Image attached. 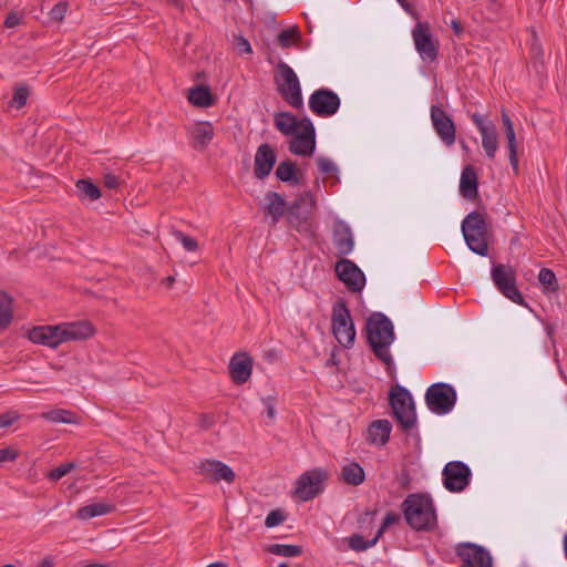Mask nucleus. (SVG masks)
Segmentation results:
<instances>
[{
    "label": "nucleus",
    "mask_w": 567,
    "mask_h": 567,
    "mask_svg": "<svg viewBox=\"0 0 567 567\" xmlns=\"http://www.w3.org/2000/svg\"><path fill=\"white\" fill-rule=\"evenodd\" d=\"M228 368L234 383L244 384L251 375L252 358L246 352L235 353L229 361Z\"/></svg>",
    "instance_id": "nucleus-22"
},
{
    "label": "nucleus",
    "mask_w": 567,
    "mask_h": 567,
    "mask_svg": "<svg viewBox=\"0 0 567 567\" xmlns=\"http://www.w3.org/2000/svg\"><path fill=\"white\" fill-rule=\"evenodd\" d=\"M461 228L468 248L480 256H487L488 224L485 215L477 210L470 213L462 221Z\"/></svg>",
    "instance_id": "nucleus-4"
},
{
    "label": "nucleus",
    "mask_w": 567,
    "mask_h": 567,
    "mask_svg": "<svg viewBox=\"0 0 567 567\" xmlns=\"http://www.w3.org/2000/svg\"><path fill=\"white\" fill-rule=\"evenodd\" d=\"M268 551L282 557H296L302 554V547L299 545L274 544Z\"/></svg>",
    "instance_id": "nucleus-37"
},
{
    "label": "nucleus",
    "mask_w": 567,
    "mask_h": 567,
    "mask_svg": "<svg viewBox=\"0 0 567 567\" xmlns=\"http://www.w3.org/2000/svg\"><path fill=\"white\" fill-rule=\"evenodd\" d=\"M316 200L310 192H305L300 196H298L288 207H287V221L293 228L300 230L305 228L308 224L312 215V210L315 208Z\"/></svg>",
    "instance_id": "nucleus-11"
},
{
    "label": "nucleus",
    "mask_w": 567,
    "mask_h": 567,
    "mask_svg": "<svg viewBox=\"0 0 567 567\" xmlns=\"http://www.w3.org/2000/svg\"><path fill=\"white\" fill-rule=\"evenodd\" d=\"M331 328L334 338L343 348L350 349L353 346L355 328L343 300H338L332 307Z\"/></svg>",
    "instance_id": "nucleus-7"
},
{
    "label": "nucleus",
    "mask_w": 567,
    "mask_h": 567,
    "mask_svg": "<svg viewBox=\"0 0 567 567\" xmlns=\"http://www.w3.org/2000/svg\"><path fill=\"white\" fill-rule=\"evenodd\" d=\"M392 424L388 420L373 421L369 429L368 435L372 444L384 445L390 439Z\"/></svg>",
    "instance_id": "nucleus-29"
},
{
    "label": "nucleus",
    "mask_w": 567,
    "mask_h": 567,
    "mask_svg": "<svg viewBox=\"0 0 567 567\" xmlns=\"http://www.w3.org/2000/svg\"><path fill=\"white\" fill-rule=\"evenodd\" d=\"M456 554L463 563L471 567H492L491 554L480 545L473 543L458 544Z\"/></svg>",
    "instance_id": "nucleus-18"
},
{
    "label": "nucleus",
    "mask_w": 567,
    "mask_h": 567,
    "mask_svg": "<svg viewBox=\"0 0 567 567\" xmlns=\"http://www.w3.org/2000/svg\"><path fill=\"white\" fill-rule=\"evenodd\" d=\"M496 288L513 302L525 306V300L516 287V271L512 266L495 265L491 272Z\"/></svg>",
    "instance_id": "nucleus-9"
},
{
    "label": "nucleus",
    "mask_w": 567,
    "mask_h": 567,
    "mask_svg": "<svg viewBox=\"0 0 567 567\" xmlns=\"http://www.w3.org/2000/svg\"><path fill=\"white\" fill-rule=\"evenodd\" d=\"M334 271L340 281L351 292H360L365 285V277L362 270L350 259L342 258L336 262Z\"/></svg>",
    "instance_id": "nucleus-16"
},
{
    "label": "nucleus",
    "mask_w": 567,
    "mask_h": 567,
    "mask_svg": "<svg viewBox=\"0 0 567 567\" xmlns=\"http://www.w3.org/2000/svg\"><path fill=\"white\" fill-rule=\"evenodd\" d=\"M94 333L92 324L87 321L68 322L55 326H39L32 328L28 337L33 343L55 349L61 343L84 340Z\"/></svg>",
    "instance_id": "nucleus-1"
},
{
    "label": "nucleus",
    "mask_w": 567,
    "mask_h": 567,
    "mask_svg": "<svg viewBox=\"0 0 567 567\" xmlns=\"http://www.w3.org/2000/svg\"><path fill=\"white\" fill-rule=\"evenodd\" d=\"M274 125L281 134L291 136L301 128V120L290 112H278L274 116Z\"/></svg>",
    "instance_id": "nucleus-28"
},
{
    "label": "nucleus",
    "mask_w": 567,
    "mask_h": 567,
    "mask_svg": "<svg viewBox=\"0 0 567 567\" xmlns=\"http://www.w3.org/2000/svg\"><path fill=\"white\" fill-rule=\"evenodd\" d=\"M406 523L415 530H431L436 526V514L431 497L410 494L402 503Z\"/></svg>",
    "instance_id": "nucleus-3"
},
{
    "label": "nucleus",
    "mask_w": 567,
    "mask_h": 567,
    "mask_svg": "<svg viewBox=\"0 0 567 567\" xmlns=\"http://www.w3.org/2000/svg\"><path fill=\"white\" fill-rule=\"evenodd\" d=\"M472 121L476 125L482 135V146L489 158H494L497 147V132L495 125L491 121H485L480 114H473Z\"/></svg>",
    "instance_id": "nucleus-19"
},
{
    "label": "nucleus",
    "mask_w": 567,
    "mask_h": 567,
    "mask_svg": "<svg viewBox=\"0 0 567 567\" xmlns=\"http://www.w3.org/2000/svg\"><path fill=\"white\" fill-rule=\"evenodd\" d=\"M207 567H227V564H225L223 561H216V563L209 564Z\"/></svg>",
    "instance_id": "nucleus-59"
},
{
    "label": "nucleus",
    "mask_w": 567,
    "mask_h": 567,
    "mask_svg": "<svg viewBox=\"0 0 567 567\" xmlns=\"http://www.w3.org/2000/svg\"><path fill=\"white\" fill-rule=\"evenodd\" d=\"M340 477L348 485L358 486L364 482L365 473L357 462H351L342 467Z\"/></svg>",
    "instance_id": "nucleus-30"
},
{
    "label": "nucleus",
    "mask_w": 567,
    "mask_h": 567,
    "mask_svg": "<svg viewBox=\"0 0 567 567\" xmlns=\"http://www.w3.org/2000/svg\"><path fill=\"white\" fill-rule=\"evenodd\" d=\"M68 4L66 2L56 3L50 11V18L53 21H62L66 13Z\"/></svg>",
    "instance_id": "nucleus-48"
},
{
    "label": "nucleus",
    "mask_w": 567,
    "mask_h": 567,
    "mask_svg": "<svg viewBox=\"0 0 567 567\" xmlns=\"http://www.w3.org/2000/svg\"><path fill=\"white\" fill-rule=\"evenodd\" d=\"M178 1L179 0H168V2H171V3L175 4V6H178Z\"/></svg>",
    "instance_id": "nucleus-63"
},
{
    "label": "nucleus",
    "mask_w": 567,
    "mask_h": 567,
    "mask_svg": "<svg viewBox=\"0 0 567 567\" xmlns=\"http://www.w3.org/2000/svg\"><path fill=\"white\" fill-rule=\"evenodd\" d=\"M74 467L73 463H64L60 466L51 470L48 474V477L52 481H59L63 476H65L68 473L71 472V470Z\"/></svg>",
    "instance_id": "nucleus-44"
},
{
    "label": "nucleus",
    "mask_w": 567,
    "mask_h": 567,
    "mask_svg": "<svg viewBox=\"0 0 567 567\" xmlns=\"http://www.w3.org/2000/svg\"><path fill=\"white\" fill-rule=\"evenodd\" d=\"M389 401L393 416L403 432H410L416 424V411L411 393L396 384L391 388Z\"/></svg>",
    "instance_id": "nucleus-5"
},
{
    "label": "nucleus",
    "mask_w": 567,
    "mask_h": 567,
    "mask_svg": "<svg viewBox=\"0 0 567 567\" xmlns=\"http://www.w3.org/2000/svg\"><path fill=\"white\" fill-rule=\"evenodd\" d=\"M265 202V210L271 217L272 225H276L285 214L287 215V203L279 193H266Z\"/></svg>",
    "instance_id": "nucleus-26"
},
{
    "label": "nucleus",
    "mask_w": 567,
    "mask_h": 567,
    "mask_svg": "<svg viewBox=\"0 0 567 567\" xmlns=\"http://www.w3.org/2000/svg\"><path fill=\"white\" fill-rule=\"evenodd\" d=\"M75 186L82 199L96 200L101 197L100 188L90 179H79Z\"/></svg>",
    "instance_id": "nucleus-35"
},
{
    "label": "nucleus",
    "mask_w": 567,
    "mask_h": 567,
    "mask_svg": "<svg viewBox=\"0 0 567 567\" xmlns=\"http://www.w3.org/2000/svg\"><path fill=\"white\" fill-rule=\"evenodd\" d=\"M317 164L321 173L331 174L337 171L334 163L326 157H318Z\"/></svg>",
    "instance_id": "nucleus-49"
},
{
    "label": "nucleus",
    "mask_w": 567,
    "mask_h": 567,
    "mask_svg": "<svg viewBox=\"0 0 567 567\" xmlns=\"http://www.w3.org/2000/svg\"><path fill=\"white\" fill-rule=\"evenodd\" d=\"M195 150H204L213 141L214 127L209 122H197L189 130Z\"/></svg>",
    "instance_id": "nucleus-25"
},
{
    "label": "nucleus",
    "mask_w": 567,
    "mask_h": 567,
    "mask_svg": "<svg viewBox=\"0 0 567 567\" xmlns=\"http://www.w3.org/2000/svg\"><path fill=\"white\" fill-rule=\"evenodd\" d=\"M415 49L421 59L433 62L439 54V43L433 39L430 25L426 22H417L412 31Z\"/></svg>",
    "instance_id": "nucleus-14"
},
{
    "label": "nucleus",
    "mask_w": 567,
    "mask_h": 567,
    "mask_svg": "<svg viewBox=\"0 0 567 567\" xmlns=\"http://www.w3.org/2000/svg\"><path fill=\"white\" fill-rule=\"evenodd\" d=\"M451 27L456 35H460L463 32V25L458 20H453Z\"/></svg>",
    "instance_id": "nucleus-55"
},
{
    "label": "nucleus",
    "mask_w": 567,
    "mask_h": 567,
    "mask_svg": "<svg viewBox=\"0 0 567 567\" xmlns=\"http://www.w3.org/2000/svg\"><path fill=\"white\" fill-rule=\"evenodd\" d=\"M400 515L394 513V512H389L386 513V515L384 516L383 518V522H382V525L381 527L379 528L378 533L375 536H378V538L384 533V530L390 527L391 525H394L396 523H399L400 520Z\"/></svg>",
    "instance_id": "nucleus-46"
},
{
    "label": "nucleus",
    "mask_w": 567,
    "mask_h": 567,
    "mask_svg": "<svg viewBox=\"0 0 567 567\" xmlns=\"http://www.w3.org/2000/svg\"><path fill=\"white\" fill-rule=\"evenodd\" d=\"M28 97L29 89L27 86H19L14 90L12 104L16 105L17 109H21L27 104Z\"/></svg>",
    "instance_id": "nucleus-43"
},
{
    "label": "nucleus",
    "mask_w": 567,
    "mask_h": 567,
    "mask_svg": "<svg viewBox=\"0 0 567 567\" xmlns=\"http://www.w3.org/2000/svg\"><path fill=\"white\" fill-rule=\"evenodd\" d=\"M538 280L544 287L546 292H555L558 289L557 278L555 272L549 268H542L538 275Z\"/></svg>",
    "instance_id": "nucleus-38"
},
{
    "label": "nucleus",
    "mask_w": 567,
    "mask_h": 567,
    "mask_svg": "<svg viewBox=\"0 0 567 567\" xmlns=\"http://www.w3.org/2000/svg\"><path fill=\"white\" fill-rule=\"evenodd\" d=\"M367 340L374 355L384 364H393L390 346L395 339L392 321L382 312H372L365 323Z\"/></svg>",
    "instance_id": "nucleus-2"
},
{
    "label": "nucleus",
    "mask_w": 567,
    "mask_h": 567,
    "mask_svg": "<svg viewBox=\"0 0 567 567\" xmlns=\"http://www.w3.org/2000/svg\"><path fill=\"white\" fill-rule=\"evenodd\" d=\"M316 148V130L309 117L301 118L298 130L289 143V151L299 156H311Z\"/></svg>",
    "instance_id": "nucleus-12"
},
{
    "label": "nucleus",
    "mask_w": 567,
    "mask_h": 567,
    "mask_svg": "<svg viewBox=\"0 0 567 567\" xmlns=\"http://www.w3.org/2000/svg\"><path fill=\"white\" fill-rule=\"evenodd\" d=\"M274 81L278 93L287 104L295 109L303 107L301 85L292 68L279 61L276 65Z\"/></svg>",
    "instance_id": "nucleus-6"
},
{
    "label": "nucleus",
    "mask_w": 567,
    "mask_h": 567,
    "mask_svg": "<svg viewBox=\"0 0 567 567\" xmlns=\"http://www.w3.org/2000/svg\"><path fill=\"white\" fill-rule=\"evenodd\" d=\"M19 417L17 412L9 411L6 413L0 414V427H9L17 421Z\"/></svg>",
    "instance_id": "nucleus-50"
},
{
    "label": "nucleus",
    "mask_w": 567,
    "mask_h": 567,
    "mask_svg": "<svg viewBox=\"0 0 567 567\" xmlns=\"http://www.w3.org/2000/svg\"><path fill=\"white\" fill-rule=\"evenodd\" d=\"M261 401L266 408L267 416L270 420H274L276 416V410H275L276 399L274 396H267V398H262Z\"/></svg>",
    "instance_id": "nucleus-51"
},
{
    "label": "nucleus",
    "mask_w": 567,
    "mask_h": 567,
    "mask_svg": "<svg viewBox=\"0 0 567 567\" xmlns=\"http://www.w3.org/2000/svg\"><path fill=\"white\" fill-rule=\"evenodd\" d=\"M378 536L371 540H365L363 536L354 534L348 538L349 547L354 551H364L368 548L373 547L378 543Z\"/></svg>",
    "instance_id": "nucleus-40"
},
{
    "label": "nucleus",
    "mask_w": 567,
    "mask_h": 567,
    "mask_svg": "<svg viewBox=\"0 0 567 567\" xmlns=\"http://www.w3.org/2000/svg\"><path fill=\"white\" fill-rule=\"evenodd\" d=\"M122 184H123V181L118 176L114 175L113 173L105 172L103 174L104 187H106L109 189L117 190Z\"/></svg>",
    "instance_id": "nucleus-45"
},
{
    "label": "nucleus",
    "mask_w": 567,
    "mask_h": 567,
    "mask_svg": "<svg viewBox=\"0 0 567 567\" xmlns=\"http://www.w3.org/2000/svg\"><path fill=\"white\" fill-rule=\"evenodd\" d=\"M478 178L475 168L472 165H466L463 168L460 181V193L468 200H473L478 196Z\"/></svg>",
    "instance_id": "nucleus-24"
},
{
    "label": "nucleus",
    "mask_w": 567,
    "mask_h": 567,
    "mask_svg": "<svg viewBox=\"0 0 567 567\" xmlns=\"http://www.w3.org/2000/svg\"><path fill=\"white\" fill-rule=\"evenodd\" d=\"M340 107V99L337 93L329 89L316 90L309 99V109L321 117L334 115Z\"/></svg>",
    "instance_id": "nucleus-15"
},
{
    "label": "nucleus",
    "mask_w": 567,
    "mask_h": 567,
    "mask_svg": "<svg viewBox=\"0 0 567 567\" xmlns=\"http://www.w3.org/2000/svg\"><path fill=\"white\" fill-rule=\"evenodd\" d=\"M188 101L199 107H208L213 104V95L208 86L196 85L188 91Z\"/></svg>",
    "instance_id": "nucleus-32"
},
{
    "label": "nucleus",
    "mask_w": 567,
    "mask_h": 567,
    "mask_svg": "<svg viewBox=\"0 0 567 567\" xmlns=\"http://www.w3.org/2000/svg\"><path fill=\"white\" fill-rule=\"evenodd\" d=\"M40 567H54V564L51 558H44L41 561Z\"/></svg>",
    "instance_id": "nucleus-58"
},
{
    "label": "nucleus",
    "mask_w": 567,
    "mask_h": 567,
    "mask_svg": "<svg viewBox=\"0 0 567 567\" xmlns=\"http://www.w3.org/2000/svg\"><path fill=\"white\" fill-rule=\"evenodd\" d=\"M114 506L106 503H94L85 505L78 509L76 518L81 520H87L96 516H102L111 513Z\"/></svg>",
    "instance_id": "nucleus-33"
},
{
    "label": "nucleus",
    "mask_w": 567,
    "mask_h": 567,
    "mask_svg": "<svg viewBox=\"0 0 567 567\" xmlns=\"http://www.w3.org/2000/svg\"><path fill=\"white\" fill-rule=\"evenodd\" d=\"M328 474L322 468L305 472L296 482L293 495L301 502H308L323 492V483Z\"/></svg>",
    "instance_id": "nucleus-10"
},
{
    "label": "nucleus",
    "mask_w": 567,
    "mask_h": 567,
    "mask_svg": "<svg viewBox=\"0 0 567 567\" xmlns=\"http://www.w3.org/2000/svg\"><path fill=\"white\" fill-rule=\"evenodd\" d=\"M502 122L504 126V132L507 138V148L509 153V163L515 171V173H518V155H517V145H516V136L514 131V125L508 116V114L505 112V110L502 111Z\"/></svg>",
    "instance_id": "nucleus-27"
},
{
    "label": "nucleus",
    "mask_w": 567,
    "mask_h": 567,
    "mask_svg": "<svg viewBox=\"0 0 567 567\" xmlns=\"http://www.w3.org/2000/svg\"><path fill=\"white\" fill-rule=\"evenodd\" d=\"M564 549H565V555L567 558V536L565 537V540H564Z\"/></svg>",
    "instance_id": "nucleus-61"
},
{
    "label": "nucleus",
    "mask_w": 567,
    "mask_h": 567,
    "mask_svg": "<svg viewBox=\"0 0 567 567\" xmlns=\"http://www.w3.org/2000/svg\"><path fill=\"white\" fill-rule=\"evenodd\" d=\"M17 458V452L11 449L0 450V463L12 462Z\"/></svg>",
    "instance_id": "nucleus-53"
},
{
    "label": "nucleus",
    "mask_w": 567,
    "mask_h": 567,
    "mask_svg": "<svg viewBox=\"0 0 567 567\" xmlns=\"http://www.w3.org/2000/svg\"><path fill=\"white\" fill-rule=\"evenodd\" d=\"M299 39L300 33L296 27L285 29L277 35V42L282 49L290 48Z\"/></svg>",
    "instance_id": "nucleus-39"
},
{
    "label": "nucleus",
    "mask_w": 567,
    "mask_h": 567,
    "mask_svg": "<svg viewBox=\"0 0 567 567\" xmlns=\"http://www.w3.org/2000/svg\"><path fill=\"white\" fill-rule=\"evenodd\" d=\"M275 174L276 177L281 182L289 183L291 185L301 184L300 178L297 176L296 163L290 159L280 162L276 168Z\"/></svg>",
    "instance_id": "nucleus-31"
},
{
    "label": "nucleus",
    "mask_w": 567,
    "mask_h": 567,
    "mask_svg": "<svg viewBox=\"0 0 567 567\" xmlns=\"http://www.w3.org/2000/svg\"><path fill=\"white\" fill-rule=\"evenodd\" d=\"M173 236L176 240H178L185 250L187 251H196L198 249V243L195 238L184 234L181 230H173Z\"/></svg>",
    "instance_id": "nucleus-41"
},
{
    "label": "nucleus",
    "mask_w": 567,
    "mask_h": 567,
    "mask_svg": "<svg viewBox=\"0 0 567 567\" xmlns=\"http://www.w3.org/2000/svg\"><path fill=\"white\" fill-rule=\"evenodd\" d=\"M175 282V277L173 276H167L165 277L163 280H162V284L165 285L166 287H172V285Z\"/></svg>",
    "instance_id": "nucleus-57"
},
{
    "label": "nucleus",
    "mask_w": 567,
    "mask_h": 567,
    "mask_svg": "<svg viewBox=\"0 0 567 567\" xmlns=\"http://www.w3.org/2000/svg\"><path fill=\"white\" fill-rule=\"evenodd\" d=\"M278 567H290L287 563H280Z\"/></svg>",
    "instance_id": "nucleus-62"
},
{
    "label": "nucleus",
    "mask_w": 567,
    "mask_h": 567,
    "mask_svg": "<svg viewBox=\"0 0 567 567\" xmlns=\"http://www.w3.org/2000/svg\"><path fill=\"white\" fill-rule=\"evenodd\" d=\"M42 417L54 423H74V414L64 409H54L42 413Z\"/></svg>",
    "instance_id": "nucleus-36"
},
{
    "label": "nucleus",
    "mask_w": 567,
    "mask_h": 567,
    "mask_svg": "<svg viewBox=\"0 0 567 567\" xmlns=\"http://www.w3.org/2000/svg\"><path fill=\"white\" fill-rule=\"evenodd\" d=\"M431 120L433 127L440 138L444 142L446 146H451L455 143V125L452 118L446 114V112L437 106H431Z\"/></svg>",
    "instance_id": "nucleus-17"
},
{
    "label": "nucleus",
    "mask_w": 567,
    "mask_h": 567,
    "mask_svg": "<svg viewBox=\"0 0 567 567\" xmlns=\"http://www.w3.org/2000/svg\"><path fill=\"white\" fill-rule=\"evenodd\" d=\"M83 567H110V566L106 564H87V565H84Z\"/></svg>",
    "instance_id": "nucleus-60"
},
{
    "label": "nucleus",
    "mask_w": 567,
    "mask_h": 567,
    "mask_svg": "<svg viewBox=\"0 0 567 567\" xmlns=\"http://www.w3.org/2000/svg\"><path fill=\"white\" fill-rule=\"evenodd\" d=\"M213 423H214V421H213L212 416H209L207 414L200 415V417H199V425L203 429H209L213 425Z\"/></svg>",
    "instance_id": "nucleus-54"
},
{
    "label": "nucleus",
    "mask_w": 567,
    "mask_h": 567,
    "mask_svg": "<svg viewBox=\"0 0 567 567\" xmlns=\"http://www.w3.org/2000/svg\"><path fill=\"white\" fill-rule=\"evenodd\" d=\"M425 402L433 413L446 414L453 410L456 403V391L451 384L434 383L426 390Z\"/></svg>",
    "instance_id": "nucleus-8"
},
{
    "label": "nucleus",
    "mask_w": 567,
    "mask_h": 567,
    "mask_svg": "<svg viewBox=\"0 0 567 567\" xmlns=\"http://www.w3.org/2000/svg\"><path fill=\"white\" fill-rule=\"evenodd\" d=\"M286 518V514L281 509H275L267 515L265 525L268 528H272L282 524Z\"/></svg>",
    "instance_id": "nucleus-42"
},
{
    "label": "nucleus",
    "mask_w": 567,
    "mask_h": 567,
    "mask_svg": "<svg viewBox=\"0 0 567 567\" xmlns=\"http://www.w3.org/2000/svg\"><path fill=\"white\" fill-rule=\"evenodd\" d=\"M333 245L340 256L349 255L354 248V238L350 226L342 219H336L332 227Z\"/></svg>",
    "instance_id": "nucleus-21"
},
{
    "label": "nucleus",
    "mask_w": 567,
    "mask_h": 567,
    "mask_svg": "<svg viewBox=\"0 0 567 567\" xmlns=\"http://www.w3.org/2000/svg\"><path fill=\"white\" fill-rule=\"evenodd\" d=\"M198 470L199 474L214 483L225 481L230 484L236 477L234 471L228 465L216 460H205L200 462Z\"/></svg>",
    "instance_id": "nucleus-20"
},
{
    "label": "nucleus",
    "mask_w": 567,
    "mask_h": 567,
    "mask_svg": "<svg viewBox=\"0 0 567 567\" xmlns=\"http://www.w3.org/2000/svg\"><path fill=\"white\" fill-rule=\"evenodd\" d=\"M12 321V298L0 291V330L6 329Z\"/></svg>",
    "instance_id": "nucleus-34"
},
{
    "label": "nucleus",
    "mask_w": 567,
    "mask_h": 567,
    "mask_svg": "<svg viewBox=\"0 0 567 567\" xmlns=\"http://www.w3.org/2000/svg\"><path fill=\"white\" fill-rule=\"evenodd\" d=\"M444 487L452 492L458 493L464 491L471 482V470L461 461L449 462L443 470Z\"/></svg>",
    "instance_id": "nucleus-13"
},
{
    "label": "nucleus",
    "mask_w": 567,
    "mask_h": 567,
    "mask_svg": "<svg viewBox=\"0 0 567 567\" xmlns=\"http://www.w3.org/2000/svg\"><path fill=\"white\" fill-rule=\"evenodd\" d=\"M398 2L408 13H413V8L406 0H398Z\"/></svg>",
    "instance_id": "nucleus-56"
},
{
    "label": "nucleus",
    "mask_w": 567,
    "mask_h": 567,
    "mask_svg": "<svg viewBox=\"0 0 567 567\" xmlns=\"http://www.w3.org/2000/svg\"><path fill=\"white\" fill-rule=\"evenodd\" d=\"M460 567H471V566L468 564H466V563H463V565L460 566Z\"/></svg>",
    "instance_id": "nucleus-64"
},
{
    "label": "nucleus",
    "mask_w": 567,
    "mask_h": 567,
    "mask_svg": "<svg viewBox=\"0 0 567 567\" xmlns=\"http://www.w3.org/2000/svg\"><path fill=\"white\" fill-rule=\"evenodd\" d=\"M276 164V153L269 144H261L256 152L254 174L258 179L267 177Z\"/></svg>",
    "instance_id": "nucleus-23"
},
{
    "label": "nucleus",
    "mask_w": 567,
    "mask_h": 567,
    "mask_svg": "<svg viewBox=\"0 0 567 567\" xmlns=\"http://www.w3.org/2000/svg\"><path fill=\"white\" fill-rule=\"evenodd\" d=\"M20 23L21 17L17 12H10L4 20V27L8 29L16 28Z\"/></svg>",
    "instance_id": "nucleus-52"
},
{
    "label": "nucleus",
    "mask_w": 567,
    "mask_h": 567,
    "mask_svg": "<svg viewBox=\"0 0 567 567\" xmlns=\"http://www.w3.org/2000/svg\"><path fill=\"white\" fill-rule=\"evenodd\" d=\"M234 45L239 54H249L252 52L249 41L243 35L234 38Z\"/></svg>",
    "instance_id": "nucleus-47"
}]
</instances>
